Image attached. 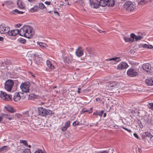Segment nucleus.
<instances>
[{"instance_id": "obj_1", "label": "nucleus", "mask_w": 153, "mask_h": 153, "mask_svg": "<svg viewBox=\"0 0 153 153\" xmlns=\"http://www.w3.org/2000/svg\"><path fill=\"white\" fill-rule=\"evenodd\" d=\"M114 0H100L99 2L98 0H90L91 6L94 8H99L100 5L102 7L106 6L113 7L114 5Z\"/></svg>"}, {"instance_id": "obj_2", "label": "nucleus", "mask_w": 153, "mask_h": 153, "mask_svg": "<svg viewBox=\"0 0 153 153\" xmlns=\"http://www.w3.org/2000/svg\"><path fill=\"white\" fill-rule=\"evenodd\" d=\"M19 30L20 35L25 37L28 38L29 39L32 37L34 34L33 28L30 26H24Z\"/></svg>"}, {"instance_id": "obj_3", "label": "nucleus", "mask_w": 153, "mask_h": 153, "mask_svg": "<svg viewBox=\"0 0 153 153\" xmlns=\"http://www.w3.org/2000/svg\"><path fill=\"white\" fill-rule=\"evenodd\" d=\"M54 113L52 111L47 110L43 108L39 107V115L45 116L51 114H53Z\"/></svg>"}, {"instance_id": "obj_4", "label": "nucleus", "mask_w": 153, "mask_h": 153, "mask_svg": "<svg viewBox=\"0 0 153 153\" xmlns=\"http://www.w3.org/2000/svg\"><path fill=\"white\" fill-rule=\"evenodd\" d=\"M124 6L127 10L130 11L134 10L136 8L134 3L130 1H126L124 4Z\"/></svg>"}, {"instance_id": "obj_5", "label": "nucleus", "mask_w": 153, "mask_h": 153, "mask_svg": "<svg viewBox=\"0 0 153 153\" xmlns=\"http://www.w3.org/2000/svg\"><path fill=\"white\" fill-rule=\"evenodd\" d=\"M119 86V84L116 82H110L106 84V89L108 90H111L113 89L118 88Z\"/></svg>"}, {"instance_id": "obj_6", "label": "nucleus", "mask_w": 153, "mask_h": 153, "mask_svg": "<svg viewBox=\"0 0 153 153\" xmlns=\"http://www.w3.org/2000/svg\"><path fill=\"white\" fill-rule=\"evenodd\" d=\"M0 98L4 101H9L11 100L12 96L7 94L4 91H0Z\"/></svg>"}, {"instance_id": "obj_7", "label": "nucleus", "mask_w": 153, "mask_h": 153, "mask_svg": "<svg viewBox=\"0 0 153 153\" xmlns=\"http://www.w3.org/2000/svg\"><path fill=\"white\" fill-rule=\"evenodd\" d=\"M30 84L28 82H25L22 83L20 87L22 91L23 92L27 93L29 91Z\"/></svg>"}, {"instance_id": "obj_8", "label": "nucleus", "mask_w": 153, "mask_h": 153, "mask_svg": "<svg viewBox=\"0 0 153 153\" xmlns=\"http://www.w3.org/2000/svg\"><path fill=\"white\" fill-rule=\"evenodd\" d=\"M14 85V81L12 80H7L5 84V88L8 91H11Z\"/></svg>"}, {"instance_id": "obj_9", "label": "nucleus", "mask_w": 153, "mask_h": 153, "mask_svg": "<svg viewBox=\"0 0 153 153\" xmlns=\"http://www.w3.org/2000/svg\"><path fill=\"white\" fill-rule=\"evenodd\" d=\"M10 30V28L5 25L3 24L0 25V33L1 34H7L9 31Z\"/></svg>"}, {"instance_id": "obj_10", "label": "nucleus", "mask_w": 153, "mask_h": 153, "mask_svg": "<svg viewBox=\"0 0 153 153\" xmlns=\"http://www.w3.org/2000/svg\"><path fill=\"white\" fill-rule=\"evenodd\" d=\"M128 76L131 77H134L138 75V73L135 69L132 68H130L127 72Z\"/></svg>"}, {"instance_id": "obj_11", "label": "nucleus", "mask_w": 153, "mask_h": 153, "mask_svg": "<svg viewBox=\"0 0 153 153\" xmlns=\"http://www.w3.org/2000/svg\"><path fill=\"white\" fill-rule=\"evenodd\" d=\"M128 67V65L126 63L122 62L118 65L117 69L118 70H122Z\"/></svg>"}, {"instance_id": "obj_12", "label": "nucleus", "mask_w": 153, "mask_h": 153, "mask_svg": "<svg viewBox=\"0 0 153 153\" xmlns=\"http://www.w3.org/2000/svg\"><path fill=\"white\" fill-rule=\"evenodd\" d=\"M20 30L16 29L14 30H11L9 31L7 35L10 36H14L19 34Z\"/></svg>"}, {"instance_id": "obj_13", "label": "nucleus", "mask_w": 153, "mask_h": 153, "mask_svg": "<svg viewBox=\"0 0 153 153\" xmlns=\"http://www.w3.org/2000/svg\"><path fill=\"white\" fill-rule=\"evenodd\" d=\"M75 53L76 55L79 57L82 56L83 54V52L82 48L80 47H79L76 50Z\"/></svg>"}, {"instance_id": "obj_14", "label": "nucleus", "mask_w": 153, "mask_h": 153, "mask_svg": "<svg viewBox=\"0 0 153 153\" xmlns=\"http://www.w3.org/2000/svg\"><path fill=\"white\" fill-rule=\"evenodd\" d=\"M142 68L146 72H149L151 70V67L149 63H146L143 64Z\"/></svg>"}, {"instance_id": "obj_15", "label": "nucleus", "mask_w": 153, "mask_h": 153, "mask_svg": "<svg viewBox=\"0 0 153 153\" xmlns=\"http://www.w3.org/2000/svg\"><path fill=\"white\" fill-rule=\"evenodd\" d=\"M145 82L148 85H153V77L148 78L146 79Z\"/></svg>"}, {"instance_id": "obj_16", "label": "nucleus", "mask_w": 153, "mask_h": 153, "mask_svg": "<svg viewBox=\"0 0 153 153\" xmlns=\"http://www.w3.org/2000/svg\"><path fill=\"white\" fill-rule=\"evenodd\" d=\"M71 123L70 121H68L66 122L65 124V126L62 127L61 128V130L62 131H66L68 128L70 126Z\"/></svg>"}, {"instance_id": "obj_17", "label": "nucleus", "mask_w": 153, "mask_h": 153, "mask_svg": "<svg viewBox=\"0 0 153 153\" xmlns=\"http://www.w3.org/2000/svg\"><path fill=\"white\" fill-rule=\"evenodd\" d=\"M139 47L140 48L150 49H152L153 48V46L152 45H147L146 44H140L139 45Z\"/></svg>"}, {"instance_id": "obj_18", "label": "nucleus", "mask_w": 153, "mask_h": 153, "mask_svg": "<svg viewBox=\"0 0 153 153\" xmlns=\"http://www.w3.org/2000/svg\"><path fill=\"white\" fill-rule=\"evenodd\" d=\"M107 61L113 60L114 61V64H116L118 62L121 61L119 57H114L110 59H106Z\"/></svg>"}, {"instance_id": "obj_19", "label": "nucleus", "mask_w": 153, "mask_h": 153, "mask_svg": "<svg viewBox=\"0 0 153 153\" xmlns=\"http://www.w3.org/2000/svg\"><path fill=\"white\" fill-rule=\"evenodd\" d=\"M145 136L146 137H148L150 138V139H151L153 137V136L148 131L143 132L142 138H143L144 137H145Z\"/></svg>"}, {"instance_id": "obj_20", "label": "nucleus", "mask_w": 153, "mask_h": 153, "mask_svg": "<svg viewBox=\"0 0 153 153\" xmlns=\"http://www.w3.org/2000/svg\"><path fill=\"white\" fill-rule=\"evenodd\" d=\"M21 99V97L19 93H16L15 94L13 99L15 101H17Z\"/></svg>"}, {"instance_id": "obj_21", "label": "nucleus", "mask_w": 153, "mask_h": 153, "mask_svg": "<svg viewBox=\"0 0 153 153\" xmlns=\"http://www.w3.org/2000/svg\"><path fill=\"white\" fill-rule=\"evenodd\" d=\"M18 7L21 9H23L24 8V6L22 2L20 0H19L17 2Z\"/></svg>"}, {"instance_id": "obj_22", "label": "nucleus", "mask_w": 153, "mask_h": 153, "mask_svg": "<svg viewBox=\"0 0 153 153\" xmlns=\"http://www.w3.org/2000/svg\"><path fill=\"white\" fill-rule=\"evenodd\" d=\"M46 64L51 69L54 68V66L50 61L48 60L46 61Z\"/></svg>"}, {"instance_id": "obj_23", "label": "nucleus", "mask_w": 153, "mask_h": 153, "mask_svg": "<svg viewBox=\"0 0 153 153\" xmlns=\"http://www.w3.org/2000/svg\"><path fill=\"white\" fill-rule=\"evenodd\" d=\"M38 10V7L37 5H35L30 9V11L31 12H33L37 11Z\"/></svg>"}, {"instance_id": "obj_24", "label": "nucleus", "mask_w": 153, "mask_h": 153, "mask_svg": "<svg viewBox=\"0 0 153 153\" xmlns=\"http://www.w3.org/2000/svg\"><path fill=\"white\" fill-rule=\"evenodd\" d=\"M143 38V36L142 33H140V35H139L136 36V38H135V41H137L138 40H140Z\"/></svg>"}, {"instance_id": "obj_25", "label": "nucleus", "mask_w": 153, "mask_h": 153, "mask_svg": "<svg viewBox=\"0 0 153 153\" xmlns=\"http://www.w3.org/2000/svg\"><path fill=\"white\" fill-rule=\"evenodd\" d=\"M123 39L126 42H132L131 39L130 38L124 36L123 37Z\"/></svg>"}, {"instance_id": "obj_26", "label": "nucleus", "mask_w": 153, "mask_h": 153, "mask_svg": "<svg viewBox=\"0 0 153 153\" xmlns=\"http://www.w3.org/2000/svg\"><path fill=\"white\" fill-rule=\"evenodd\" d=\"M6 110L9 112L13 113L14 112V110L13 108L11 106H7L6 107Z\"/></svg>"}, {"instance_id": "obj_27", "label": "nucleus", "mask_w": 153, "mask_h": 153, "mask_svg": "<svg viewBox=\"0 0 153 153\" xmlns=\"http://www.w3.org/2000/svg\"><path fill=\"white\" fill-rule=\"evenodd\" d=\"M147 2V1L145 0H140L138 2V4L139 5H144Z\"/></svg>"}, {"instance_id": "obj_28", "label": "nucleus", "mask_w": 153, "mask_h": 153, "mask_svg": "<svg viewBox=\"0 0 153 153\" xmlns=\"http://www.w3.org/2000/svg\"><path fill=\"white\" fill-rule=\"evenodd\" d=\"M39 45L41 48H44L46 47L47 45L44 42H39Z\"/></svg>"}, {"instance_id": "obj_29", "label": "nucleus", "mask_w": 153, "mask_h": 153, "mask_svg": "<svg viewBox=\"0 0 153 153\" xmlns=\"http://www.w3.org/2000/svg\"><path fill=\"white\" fill-rule=\"evenodd\" d=\"M130 37L132 42H134L135 41V38H136V36L133 33H132L130 34Z\"/></svg>"}, {"instance_id": "obj_30", "label": "nucleus", "mask_w": 153, "mask_h": 153, "mask_svg": "<svg viewBox=\"0 0 153 153\" xmlns=\"http://www.w3.org/2000/svg\"><path fill=\"white\" fill-rule=\"evenodd\" d=\"M23 114L25 117H28L30 116L29 114V112L28 111H24L23 112Z\"/></svg>"}, {"instance_id": "obj_31", "label": "nucleus", "mask_w": 153, "mask_h": 153, "mask_svg": "<svg viewBox=\"0 0 153 153\" xmlns=\"http://www.w3.org/2000/svg\"><path fill=\"white\" fill-rule=\"evenodd\" d=\"M38 97V96L35 94H30L29 96V98H31L32 99H36Z\"/></svg>"}, {"instance_id": "obj_32", "label": "nucleus", "mask_w": 153, "mask_h": 153, "mask_svg": "<svg viewBox=\"0 0 153 153\" xmlns=\"http://www.w3.org/2000/svg\"><path fill=\"white\" fill-rule=\"evenodd\" d=\"M39 8L41 9H43L45 8V7L43 3H41L39 4Z\"/></svg>"}, {"instance_id": "obj_33", "label": "nucleus", "mask_w": 153, "mask_h": 153, "mask_svg": "<svg viewBox=\"0 0 153 153\" xmlns=\"http://www.w3.org/2000/svg\"><path fill=\"white\" fill-rule=\"evenodd\" d=\"M20 143H22L23 145L26 146L27 145V141L25 140H20Z\"/></svg>"}, {"instance_id": "obj_34", "label": "nucleus", "mask_w": 153, "mask_h": 153, "mask_svg": "<svg viewBox=\"0 0 153 153\" xmlns=\"http://www.w3.org/2000/svg\"><path fill=\"white\" fill-rule=\"evenodd\" d=\"M82 113H84L85 112H88L89 113H90L92 112V111H89V110L86 109L85 108L82 109L81 111Z\"/></svg>"}, {"instance_id": "obj_35", "label": "nucleus", "mask_w": 153, "mask_h": 153, "mask_svg": "<svg viewBox=\"0 0 153 153\" xmlns=\"http://www.w3.org/2000/svg\"><path fill=\"white\" fill-rule=\"evenodd\" d=\"M1 150H2V151H6L7 150H8L10 149V148L8 147L7 146H3L1 148Z\"/></svg>"}, {"instance_id": "obj_36", "label": "nucleus", "mask_w": 153, "mask_h": 153, "mask_svg": "<svg viewBox=\"0 0 153 153\" xmlns=\"http://www.w3.org/2000/svg\"><path fill=\"white\" fill-rule=\"evenodd\" d=\"M78 3L80 4L82 7H83L84 5V4L83 1L82 0H79L77 1Z\"/></svg>"}, {"instance_id": "obj_37", "label": "nucleus", "mask_w": 153, "mask_h": 153, "mask_svg": "<svg viewBox=\"0 0 153 153\" xmlns=\"http://www.w3.org/2000/svg\"><path fill=\"white\" fill-rule=\"evenodd\" d=\"M64 61L65 62L69 63L71 62L70 60L68 58V57H66L64 59Z\"/></svg>"}, {"instance_id": "obj_38", "label": "nucleus", "mask_w": 153, "mask_h": 153, "mask_svg": "<svg viewBox=\"0 0 153 153\" xmlns=\"http://www.w3.org/2000/svg\"><path fill=\"white\" fill-rule=\"evenodd\" d=\"M23 152V153H31L30 149H25Z\"/></svg>"}, {"instance_id": "obj_39", "label": "nucleus", "mask_w": 153, "mask_h": 153, "mask_svg": "<svg viewBox=\"0 0 153 153\" xmlns=\"http://www.w3.org/2000/svg\"><path fill=\"white\" fill-rule=\"evenodd\" d=\"M19 42L25 44L26 42V40L23 39L21 38L19 40Z\"/></svg>"}, {"instance_id": "obj_40", "label": "nucleus", "mask_w": 153, "mask_h": 153, "mask_svg": "<svg viewBox=\"0 0 153 153\" xmlns=\"http://www.w3.org/2000/svg\"><path fill=\"white\" fill-rule=\"evenodd\" d=\"M148 106L150 108L153 110V103H149Z\"/></svg>"}, {"instance_id": "obj_41", "label": "nucleus", "mask_w": 153, "mask_h": 153, "mask_svg": "<svg viewBox=\"0 0 153 153\" xmlns=\"http://www.w3.org/2000/svg\"><path fill=\"white\" fill-rule=\"evenodd\" d=\"M117 126V127L116 128H120V127L122 128L123 129H124L125 130H126H126L127 129V128H126L125 127H124L123 126Z\"/></svg>"}, {"instance_id": "obj_42", "label": "nucleus", "mask_w": 153, "mask_h": 153, "mask_svg": "<svg viewBox=\"0 0 153 153\" xmlns=\"http://www.w3.org/2000/svg\"><path fill=\"white\" fill-rule=\"evenodd\" d=\"M103 111H101L100 112H98V115L100 117H101L102 116L103 114Z\"/></svg>"}, {"instance_id": "obj_43", "label": "nucleus", "mask_w": 153, "mask_h": 153, "mask_svg": "<svg viewBox=\"0 0 153 153\" xmlns=\"http://www.w3.org/2000/svg\"><path fill=\"white\" fill-rule=\"evenodd\" d=\"M15 117L17 118H20L22 117V115L19 114H16L15 115Z\"/></svg>"}, {"instance_id": "obj_44", "label": "nucleus", "mask_w": 153, "mask_h": 153, "mask_svg": "<svg viewBox=\"0 0 153 153\" xmlns=\"http://www.w3.org/2000/svg\"><path fill=\"white\" fill-rule=\"evenodd\" d=\"M72 124L74 126H76L79 125V122L75 121Z\"/></svg>"}, {"instance_id": "obj_45", "label": "nucleus", "mask_w": 153, "mask_h": 153, "mask_svg": "<svg viewBox=\"0 0 153 153\" xmlns=\"http://www.w3.org/2000/svg\"><path fill=\"white\" fill-rule=\"evenodd\" d=\"M133 135L137 139H139L138 135L136 133H134L133 134Z\"/></svg>"}, {"instance_id": "obj_46", "label": "nucleus", "mask_w": 153, "mask_h": 153, "mask_svg": "<svg viewBox=\"0 0 153 153\" xmlns=\"http://www.w3.org/2000/svg\"><path fill=\"white\" fill-rule=\"evenodd\" d=\"M97 30L100 33H104V34H105V31L102 30L100 29H97Z\"/></svg>"}, {"instance_id": "obj_47", "label": "nucleus", "mask_w": 153, "mask_h": 153, "mask_svg": "<svg viewBox=\"0 0 153 153\" xmlns=\"http://www.w3.org/2000/svg\"><path fill=\"white\" fill-rule=\"evenodd\" d=\"M2 116L3 117H4L8 119V117H9V115L7 114H3Z\"/></svg>"}, {"instance_id": "obj_48", "label": "nucleus", "mask_w": 153, "mask_h": 153, "mask_svg": "<svg viewBox=\"0 0 153 153\" xmlns=\"http://www.w3.org/2000/svg\"><path fill=\"white\" fill-rule=\"evenodd\" d=\"M139 126L141 128H143V126L142 123L140 121V123H139Z\"/></svg>"}, {"instance_id": "obj_49", "label": "nucleus", "mask_w": 153, "mask_h": 153, "mask_svg": "<svg viewBox=\"0 0 153 153\" xmlns=\"http://www.w3.org/2000/svg\"><path fill=\"white\" fill-rule=\"evenodd\" d=\"M39 153H45V152L43 150L39 149Z\"/></svg>"}, {"instance_id": "obj_50", "label": "nucleus", "mask_w": 153, "mask_h": 153, "mask_svg": "<svg viewBox=\"0 0 153 153\" xmlns=\"http://www.w3.org/2000/svg\"><path fill=\"white\" fill-rule=\"evenodd\" d=\"M45 3L48 5H50L51 4L50 1H46L45 2Z\"/></svg>"}, {"instance_id": "obj_51", "label": "nucleus", "mask_w": 153, "mask_h": 153, "mask_svg": "<svg viewBox=\"0 0 153 153\" xmlns=\"http://www.w3.org/2000/svg\"><path fill=\"white\" fill-rule=\"evenodd\" d=\"M8 119L9 120H13L14 119V117L13 116H12L11 117H10V116L9 115V117H8Z\"/></svg>"}, {"instance_id": "obj_52", "label": "nucleus", "mask_w": 153, "mask_h": 153, "mask_svg": "<svg viewBox=\"0 0 153 153\" xmlns=\"http://www.w3.org/2000/svg\"><path fill=\"white\" fill-rule=\"evenodd\" d=\"M136 108H134V110H132L131 111V113L132 114H134L136 113Z\"/></svg>"}, {"instance_id": "obj_53", "label": "nucleus", "mask_w": 153, "mask_h": 153, "mask_svg": "<svg viewBox=\"0 0 153 153\" xmlns=\"http://www.w3.org/2000/svg\"><path fill=\"white\" fill-rule=\"evenodd\" d=\"M13 11H14L15 12L17 13L18 14V13L19 12V10L17 9H15L14 10H13Z\"/></svg>"}, {"instance_id": "obj_54", "label": "nucleus", "mask_w": 153, "mask_h": 153, "mask_svg": "<svg viewBox=\"0 0 153 153\" xmlns=\"http://www.w3.org/2000/svg\"><path fill=\"white\" fill-rule=\"evenodd\" d=\"M93 114L94 115H98V111H96V112H94L93 113Z\"/></svg>"}, {"instance_id": "obj_55", "label": "nucleus", "mask_w": 153, "mask_h": 153, "mask_svg": "<svg viewBox=\"0 0 153 153\" xmlns=\"http://www.w3.org/2000/svg\"><path fill=\"white\" fill-rule=\"evenodd\" d=\"M3 119V117L2 116H0V123L2 121Z\"/></svg>"}, {"instance_id": "obj_56", "label": "nucleus", "mask_w": 153, "mask_h": 153, "mask_svg": "<svg viewBox=\"0 0 153 153\" xmlns=\"http://www.w3.org/2000/svg\"><path fill=\"white\" fill-rule=\"evenodd\" d=\"M54 13L58 15H59V13L57 11H54Z\"/></svg>"}, {"instance_id": "obj_57", "label": "nucleus", "mask_w": 153, "mask_h": 153, "mask_svg": "<svg viewBox=\"0 0 153 153\" xmlns=\"http://www.w3.org/2000/svg\"><path fill=\"white\" fill-rule=\"evenodd\" d=\"M4 40V38L0 36V41H2Z\"/></svg>"}, {"instance_id": "obj_58", "label": "nucleus", "mask_w": 153, "mask_h": 153, "mask_svg": "<svg viewBox=\"0 0 153 153\" xmlns=\"http://www.w3.org/2000/svg\"><path fill=\"white\" fill-rule=\"evenodd\" d=\"M78 93H80V90H81V88H78Z\"/></svg>"}, {"instance_id": "obj_59", "label": "nucleus", "mask_w": 153, "mask_h": 153, "mask_svg": "<svg viewBox=\"0 0 153 153\" xmlns=\"http://www.w3.org/2000/svg\"><path fill=\"white\" fill-rule=\"evenodd\" d=\"M126 131L129 133H131V130H129L128 129H127Z\"/></svg>"}, {"instance_id": "obj_60", "label": "nucleus", "mask_w": 153, "mask_h": 153, "mask_svg": "<svg viewBox=\"0 0 153 153\" xmlns=\"http://www.w3.org/2000/svg\"><path fill=\"white\" fill-rule=\"evenodd\" d=\"M21 25L20 24H17L16 25L17 27H19L21 26Z\"/></svg>"}, {"instance_id": "obj_61", "label": "nucleus", "mask_w": 153, "mask_h": 153, "mask_svg": "<svg viewBox=\"0 0 153 153\" xmlns=\"http://www.w3.org/2000/svg\"><path fill=\"white\" fill-rule=\"evenodd\" d=\"M23 13H24V12H23L22 11H19L18 14H22Z\"/></svg>"}, {"instance_id": "obj_62", "label": "nucleus", "mask_w": 153, "mask_h": 153, "mask_svg": "<svg viewBox=\"0 0 153 153\" xmlns=\"http://www.w3.org/2000/svg\"><path fill=\"white\" fill-rule=\"evenodd\" d=\"M102 153H108V152L107 151H104L102 152H101Z\"/></svg>"}, {"instance_id": "obj_63", "label": "nucleus", "mask_w": 153, "mask_h": 153, "mask_svg": "<svg viewBox=\"0 0 153 153\" xmlns=\"http://www.w3.org/2000/svg\"><path fill=\"white\" fill-rule=\"evenodd\" d=\"M26 146L27 147H29L30 148L31 147L30 145H28L27 144V145H26Z\"/></svg>"}, {"instance_id": "obj_64", "label": "nucleus", "mask_w": 153, "mask_h": 153, "mask_svg": "<svg viewBox=\"0 0 153 153\" xmlns=\"http://www.w3.org/2000/svg\"><path fill=\"white\" fill-rule=\"evenodd\" d=\"M106 116V113H104L103 114V117H105Z\"/></svg>"}]
</instances>
